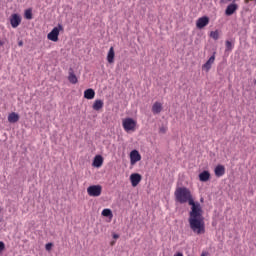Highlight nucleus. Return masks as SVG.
<instances>
[{
	"label": "nucleus",
	"instance_id": "nucleus-14",
	"mask_svg": "<svg viewBox=\"0 0 256 256\" xmlns=\"http://www.w3.org/2000/svg\"><path fill=\"white\" fill-rule=\"evenodd\" d=\"M68 81L72 83V85H77L79 83V80L77 79V76L75 75V72H73V69H69V76Z\"/></svg>",
	"mask_w": 256,
	"mask_h": 256
},
{
	"label": "nucleus",
	"instance_id": "nucleus-20",
	"mask_svg": "<svg viewBox=\"0 0 256 256\" xmlns=\"http://www.w3.org/2000/svg\"><path fill=\"white\" fill-rule=\"evenodd\" d=\"M102 216L103 217H110V219L113 217V212L111 211V209L106 208L102 211Z\"/></svg>",
	"mask_w": 256,
	"mask_h": 256
},
{
	"label": "nucleus",
	"instance_id": "nucleus-22",
	"mask_svg": "<svg viewBox=\"0 0 256 256\" xmlns=\"http://www.w3.org/2000/svg\"><path fill=\"white\" fill-rule=\"evenodd\" d=\"M210 37L212 38V39H214L215 41H217V39H219V31H212L211 33H210Z\"/></svg>",
	"mask_w": 256,
	"mask_h": 256
},
{
	"label": "nucleus",
	"instance_id": "nucleus-4",
	"mask_svg": "<svg viewBox=\"0 0 256 256\" xmlns=\"http://www.w3.org/2000/svg\"><path fill=\"white\" fill-rule=\"evenodd\" d=\"M63 30V26L58 25V27H54L50 33L47 35V39L49 41H53L54 43H57L59 41V32Z\"/></svg>",
	"mask_w": 256,
	"mask_h": 256
},
{
	"label": "nucleus",
	"instance_id": "nucleus-2",
	"mask_svg": "<svg viewBox=\"0 0 256 256\" xmlns=\"http://www.w3.org/2000/svg\"><path fill=\"white\" fill-rule=\"evenodd\" d=\"M122 127L126 133L133 132L137 128V121L133 118H125L122 120Z\"/></svg>",
	"mask_w": 256,
	"mask_h": 256
},
{
	"label": "nucleus",
	"instance_id": "nucleus-25",
	"mask_svg": "<svg viewBox=\"0 0 256 256\" xmlns=\"http://www.w3.org/2000/svg\"><path fill=\"white\" fill-rule=\"evenodd\" d=\"M2 251H5V242L0 241V253H1Z\"/></svg>",
	"mask_w": 256,
	"mask_h": 256
},
{
	"label": "nucleus",
	"instance_id": "nucleus-16",
	"mask_svg": "<svg viewBox=\"0 0 256 256\" xmlns=\"http://www.w3.org/2000/svg\"><path fill=\"white\" fill-rule=\"evenodd\" d=\"M103 105H104L103 100L97 99V100L94 101V103L92 105V109L94 111H101V109H103Z\"/></svg>",
	"mask_w": 256,
	"mask_h": 256
},
{
	"label": "nucleus",
	"instance_id": "nucleus-11",
	"mask_svg": "<svg viewBox=\"0 0 256 256\" xmlns=\"http://www.w3.org/2000/svg\"><path fill=\"white\" fill-rule=\"evenodd\" d=\"M163 111V104L161 102H155L152 106V113L154 115H159Z\"/></svg>",
	"mask_w": 256,
	"mask_h": 256
},
{
	"label": "nucleus",
	"instance_id": "nucleus-33",
	"mask_svg": "<svg viewBox=\"0 0 256 256\" xmlns=\"http://www.w3.org/2000/svg\"><path fill=\"white\" fill-rule=\"evenodd\" d=\"M225 1H227V2H231V1H233V0H225Z\"/></svg>",
	"mask_w": 256,
	"mask_h": 256
},
{
	"label": "nucleus",
	"instance_id": "nucleus-31",
	"mask_svg": "<svg viewBox=\"0 0 256 256\" xmlns=\"http://www.w3.org/2000/svg\"><path fill=\"white\" fill-rule=\"evenodd\" d=\"M0 46L3 47V42L0 40Z\"/></svg>",
	"mask_w": 256,
	"mask_h": 256
},
{
	"label": "nucleus",
	"instance_id": "nucleus-23",
	"mask_svg": "<svg viewBox=\"0 0 256 256\" xmlns=\"http://www.w3.org/2000/svg\"><path fill=\"white\" fill-rule=\"evenodd\" d=\"M233 50V43L231 41H226V51H232Z\"/></svg>",
	"mask_w": 256,
	"mask_h": 256
},
{
	"label": "nucleus",
	"instance_id": "nucleus-21",
	"mask_svg": "<svg viewBox=\"0 0 256 256\" xmlns=\"http://www.w3.org/2000/svg\"><path fill=\"white\" fill-rule=\"evenodd\" d=\"M25 19L31 20L33 19V12L31 9H27L24 13Z\"/></svg>",
	"mask_w": 256,
	"mask_h": 256
},
{
	"label": "nucleus",
	"instance_id": "nucleus-27",
	"mask_svg": "<svg viewBox=\"0 0 256 256\" xmlns=\"http://www.w3.org/2000/svg\"><path fill=\"white\" fill-rule=\"evenodd\" d=\"M251 1H254V3H256V0H244V3H249V2H251Z\"/></svg>",
	"mask_w": 256,
	"mask_h": 256
},
{
	"label": "nucleus",
	"instance_id": "nucleus-9",
	"mask_svg": "<svg viewBox=\"0 0 256 256\" xmlns=\"http://www.w3.org/2000/svg\"><path fill=\"white\" fill-rule=\"evenodd\" d=\"M238 9H239V5L235 3H231L227 6L225 10V15H227V17H231V15H233Z\"/></svg>",
	"mask_w": 256,
	"mask_h": 256
},
{
	"label": "nucleus",
	"instance_id": "nucleus-8",
	"mask_svg": "<svg viewBox=\"0 0 256 256\" xmlns=\"http://www.w3.org/2000/svg\"><path fill=\"white\" fill-rule=\"evenodd\" d=\"M141 160V154H139V151L132 150L130 152V163L131 165H135V163H138V161Z\"/></svg>",
	"mask_w": 256,
	"mask_h": 256
},
{
	"label": "nucleus",
	"instance_id": "nucleus-28",
	"mask_svg": "<svg viewBox=\"0 0 256 256\" xmlns=\"http://www.w3.org/2000/svg\"><path fill=\"white\" fill-rule=\"evenodd\" d=\"M18 45H19V47H23V41L20 40V41L18 42Z\"/></svg>",
	"mask_w": 256,
	"mask_h": 256
},
{
	"label": "nucleus",
	"instance_id": "nucleus-26",
	"mask_svg": "<svg viewBox=\"0 0 256 256\" xmlns=\"http://www.w3.org/2000/svg\"><path fill=\"white\" fill-rule=\"evenodd\" d=\"M113 239H119V234H113Z\"/></svg>",
	"mask_w": 256,
	"mask_h": 256
},
{
	"label": "nucleus",
	"instance_id": "nucleus-34",
	"mask_svg": "<svg viewBox=\"0 0 256 256\" xmlns=\"http://www.w3.org/2000/svg\"><path fill=\"white\" fill-rule=\"evenodd\" d=\"M3 211V209L0 207V213Z\"/></svg>",
	"mask_w": 256,
	"mask_h": 256
},
{
	"label": "nucleus",
	"instance_id": "nucleus-17",
	"mask_svg": "<svg viewBox=\"0 0 256 256\" xmlns=\"http://www.w3.org/2000/svg\"><path fill=\"white\" fill-rule=\"evenodd\" d=\"M84 98L85 99H95V90H93L92 88H88L84 91Z\"/></svg>",
	"mask_w": 256,
	"mask_h": 256
},
{
	"label": "nucleus",
	"instance_id": "nucleus-6",
	"mask_svg": "<svg viewBox=\"0 0 256 256\" xmlns=\"http://www.w3.org/2000/svg\"><path fill=\"white\" fill-rule=\"evenodd\" d=\"M215 55L216 52H214L213 55L207 60V62L202 65V70L206 71V73L211 71V67H213V63H215Z\"/></svg>",
	"mask_w": 256,
	"mask_h": 256
},
{
	"label": "nucleus",
	"instance_id": "nucleus-18",
	"mask_svg": "<svg viewBox=\"0 0 256 256\" xmlns=\"http://www.w3.org/2000/svg\"><path fill=\"white\" fill-rule=\"evenodd\" d=\"M93 167H101L103 165V156L101 155H97L94 157L93 163H92Z\"/></svg>",
	"mask_w": 256,
	"mask_h": 256
},
{
	"label": "nucleus",
	"instance_id": "nucleus-15",
	"mask_svg": "<svg viewBox=\"0 0 256 256\" xmlns=\"http://www.w3.org/2000/svg\"><path fill=\"white\" fill-rule=\"evenodd\" d=\"M214 173L217 177H223L225 175V166L219 164L215 167Z\"/></svg>",
	"mask_w": 256,
	"mask_h": 256
},
{
	"label": "nucleus",
	"instance_id": "nucleus-3",
	"mask_svg": "<svg viewBox=\"0 0 256 256\" xmlns=\"http://www.w3.org/2000/svg\"><path fill=\"white\" fill-rule=\"evenodd\" d=\"M89 197H100L103 193V187L101 185H91L87 188Z\"/></svg>",
	"mask_w": 256,
	"mask_h": 256
},
{
	"label": "nucleus",
	"instance_id": "nucleus-19",
	"mask_svg": "<svg viewBox=\"0 0 256 256\" xmlns=\"http://www.w3.org/2000/svg\"><path fill=\"white\" fill-rule=\"evenodd\" d=\"M17 121H19V114L12 112L8 115L9 123H17Z\"/></svg>",
	"mask_w": 256,
	"mask_h": 256
},
{
	"label": "nucleus",
	"instance_id": "nucleus-32",
	"mask_svg": "<svg viewBox=\"0 0 256 256\" xmlns=\"http://www.w3.org/2000/svg\"><path fill=\"white\" fill-rule=\"evenodd\" d=\"M201 256H207V254H205V253H202V254H201Z\"/></svg>",
	"mask_w": 256,
	"mask_h": 256
},
{
	"label": "nucleus",
	"instance_id": "nucleus-29",
	"mask_svg": "<svg viewBox=\"0 0 256 256\" xmlns=\"http://www.w3.org/2000/svg\"><path fill=\"white\" fill-rule=\"evenodd\" d=\"M174 256H183V253L177 252L176 254H174Z\"/></svg>",
	"mask_w": 256,
	"mask_h": 256
},
{
	"label": "nucleus",
	"instance_id": "nucleus-7",
	"mask_svg": "<svg viewBox=\"0 0 256 256\" xmlns=\"http://www.w3.org/2000/svg\"><path fill=\"white\" fill-rule=\"evenodd\" d=\"M207 25H209V17H207V16L200 17L196 21L197 29H203V28L207 27Z\"/></svg>",
	"mask_w": 256,
	"mask_h": 256
},
{
	"label": "nucleus",
	"instance_id": "nucleus-13",
	"mask_svg": "<svg viewBox=\"0 0 256 256\" xmlns=\"http://www.w3.org/2000/svg\"><path fill=\"white\" fill-rule=\"evenodd\" d=\"M107 61H108V63H110V65L115 63V48H113V46L110 47V49L108 51Z\"/></svg>",
	"mask_w": 256,
	"mask_h": 256
},
{
	"label": "nucleus",
	"instance_id": "nucleus-24",
	"mask_svg": "<svg viewBox=\"0 0 256 256\" xmlns=\"http://www.w3.org/2000/svg\"><path fill=\"white\" fill-rule=\"evenodd\" d=\"M52 248H53V243H47V244L45 245L46 251H51Z\"/></svg>",
	"mask_w": 256,
	"mask_h": 256
},
{
	"label": "nucleus",
	"instance_id": "nucleus-30",
	"mask_svg": "<svg viewBox=\"0 0 256 256\" xmlns=\"http://www.w3.org/2000/svg\"><path fill=\"white\" fill-rule=\"evenodd\" d=\"M167 130L165 128L160 129V133H165Z\"/></svg>",
	"mask_w": 256,
	"mask_h": 256
},
{
	"label": "nucleus",
	"instance_id": "nucleus-10",
	"mask_svg": "<svg viewBox=\"0 0 256 256\" xmlns=\"http://www.w3.org/2000/svg\"><path fill=\"white\" fill-rule=\"evenodd\" d=\"M141 174L139 173H133L130 175V181H131V185L132 187H137V185H139V183H141Z\"/></svg>",
	"mask_w": 256,
	"mask_h": 256
},
{
	"label": "nucleus",
	"instance_id": "nucleus-5",
	"mask_svg": "<svg viewBox=\"0 0 256 256\" xmlns=\"http://www.w3.org/2000/svg\"><path fill=\"white\" fill-rule=\"evenodd\" d=\"M10 25L13 29H17L21 25V16L19 14H12L10 16Z\"/></svg>",
	"mask_w": 256,
	"mask_h": 256
},
{
	"label": "nucleus",
	"instance_id": "nucleus-12",
	"mask_svg": "<svg viewBox=\"0 0 256 256\" xmlns=\"http://www.w3.org/2000/svg\"><path fill=\"white\" fill-rule=\"evenodd\" d=\"M211 179V173L209 171L204 170L202 173L199 174V180L202 181V183H207Z\"/></svg>",
	"mask_w": 256,
	"mask_h": 256
},
{
	"label": "nucleus",
	"instance_id": "nucleus-35",
	"mask_svg": "<svg viewBox=\"0 0 256 256\" xmlns=\"http://www.w3.org/2000/svg\"><path fill=\"white\" fill-rule=\"evenodd\" d=\"M111 245H115V242H111Z\"/></svg>",
	"mask_w": 256,
	"mask_h": 256
},
{
	"label": "nucleus",
	"instance_id": "nucleus-1",
	"mask_svg": "<svg viewBox=\"0 0 256 256\" xmlns=\"http://www.w3.org/2000/svg\"><path fill=\"white\" fill-rule=\"evenodd\" d=\"M174 196L178 203H188L191 206L188 218L191 231H193L195 235H205V217L203 216V208L199 202L193 200L191 190L187 187H178L174 192Z\"/></svg>",
	"mask_w": 256,
	"mask_h": 256
}]
</instances>
